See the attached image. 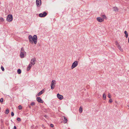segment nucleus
<instances>
[{
    "label": "nucleus",
    "mask_w": 129,
    "mask_h": 129,
    "mask_svg": "<svg viewBox=\"0 0 129 129\" xmlns=\"http://www.w3.org/2000/svg\"><path fill=\"white\" fill-rule=\"evenodd\" d=\"M9 113V110L8 109H6V111L5 112V113L6 114H8Z\"/></svg>",
    "instance_id": "412c9836"
},
{
    "label": "nucleus",
    "mask_w": 129,
    "mask_h": 129,
    "mask_svg": "<svg viewBox=\"0 0 129 129\" xmlns=\"http://www.w3.org/2000/svg\"><path fill=\"white\" fill-rule=\"evenodd\" d=\"M112 100L111 99H110L109 101V103H111L112 102Z\"/></svg>",
    "instance_id": "b1692460"
},
{
    "label": "nucleus",
    "mask_w": 129,
    "mask_h": 129,
    "mask_svg": "<svg viewBox=\"0 0 129 129\" xmlns=\"http://www.w3.org/2000/svg\"><path fill=\"white\" fill-rule=\"evenodd\" d=\"M43 93V90L40 91L38 94V96H39L40 95H41Z\"/></svg>",
    "instance_id": "f3484780"
},
{
    "label": "nucleus",
    "mask_w": 129,
    "mask_h": 129,
    "mask_svg": "<svg viewBox=\"0 0 129 129\" xmlns=\"http://www.w3.org/2000/svg\"><path fill=\"white\" fill-rule=\"evenodd\" d=\"M26 52L24 51L23 48H22L21 49V53L20 56L21 58H23L24 57V55Z\"/></svg>",
    "instance_id": "20e7f679"
},
{
    "label": "nucleus",
    "mask_w": 129,
    "mask_h": 129,
    "mask_svg": "<svg viewBox=\"0 0 129 129\" xmlns=\"http://www.w3.org/2000/svg\"><path fill=\"white\" fill-rule=\"evenodd\" d=\"M1 69L3 71H4V69L2 66L1 67Z\"/></svg>",
    "instance_id": "a878e982"
},
{
    "label": "nucleus",
    "mask_w": 129,
    "mask_h": 129,
    "mask_svg": "<svg viewBox=\"0 0 129 129\" xmlns=\"http://www.w3.org/2000/svg\"><path fill=\"white\" fill-rule=\"evenodd\" d=\"M17 73L19 74H20L21 73V71L20 69H18L17 70Z\"/></svg>",
    "instance_id": "aec40b11"
},
{
    "label": "nucleus",
    "mask_w": 129,
    "mask_h": 129,
    "mask_svg": "<svg viewBox=\"0 0 129 129\" xmlns=\"http://www.w3.org/2000/svg\"><path fill=\"white\" fill-rule=\"evenodd\" d=\"M96 19L99 22H101L104 20V18H102L101 17H98Z\"/></svg>",
    "instance_id": "9d476101"
},
{
    "label": "nucleus",
    "mask_w": 129,
    "mask_h": 129,
    "mask_svg": "<svg viewBox=\"0 0 129 129\" xmlns=\"http://www.w3.org/2000/svg\"><path fill=\"white\" fill-rule=\"evenodd\" d=\"M0 20L2 22H3L4 21V19L2 18H0Z\"/></svg>",
    "instance_id": "4be33fe9"
},
{
    "label": "nucleus",
    "mask_w": 129,
    "mask_h": 129,
    "mask_svg": "<svg viewBox=\"0 0 129 129\" xmlns=\"http://www.w3.org/2000/svg\"><path fill=\"white\" fill-rule=\"evenodd\" d=\"M118 48L121 51V52H123V50L122 49V48L120 46L118 45Z\"/></svg>",
    "instance_id": "2eb2a0df"
},
{
    "label": "nucleus",
    "mask_w": 129,
    "mask_h": 129,
    "mask_svg": "<svg viewBox=\"0 0 129 129\" xmlns=\"http://www.w3.org/2000/svg\"><path fill=\"white\" fill-rule=\"evenodd\" d=\"M108 96L109 98H111V96L110 93H109L108 95Z\"/></svg>",
    "instance_id": "393cba45"
},
{
    "label": "nucleus",
    "mask_w": 129,
    "mask_h": 129,
    "mask_svg": "<svg viewBox=\"0 0 129 129\" xmlns=\"http://www.w3.org/2000/svg\"><path fill=\"white\" fill-rule=\"evenodd\" d=\"M17 121H21L20 119L19 118H17Z\"/></svg>",
    "instance_id": "c756f323"
},
{
    "label": "nucleus",
    "mask_w": 129,
    "mask_h": 129,
    "mask_svg": "<svg viewBox=\"0 0 129 129\" xmlns=\"http://www.w3.org/2000/svg\"><path fill=\"white\" fill-rule=\"evenodd\" d=\"M11 115L12 116H13L14 115V114L13 112H12L11 113Z\"/></svg>",
    "instance_id": "cd10ccee"
},
{
    "label": "nucleus",
    "mask_w": 129,
    "mask_h": 129,
    "mask_svg": "<svg viewBox=\"0 0 129 129\" xmlns=\"http://www.w3.org/2000/svg\"><path fill=\"white\" fill-rule=\"evenodd\" d=\"M37 100L38 102L41 103H43V101L41 99L40 97H37Z\"/></svg>",
    "instance_id": "1a4fd4ad"
},
{
    "label": "nucleus",
    "mask_w": 129,
    "mask_h": 129,
    "mask_svg": "<svg viewBox=\"0 0 129 129\" xmlns=\"http://www.w3.org/2000/svg\"><path fill=\"white\" fill-rule=\"evenodd\" d=\"M56 82L55 80H53L51 82V89H53L55 86Z\"/></svg>",
    "instance_id": "f03ea898"
},
{
    "label": "nucleus",
    "mask_w": 129,
    "mask_h": 129,
    "mask_svg": "<svg viewBox=\"0 0 129 129\" xmlns=\"http://www.w3.org/2000/svg\"><path fill=\"white\" fill-rule=\"evenodd\" d=\"M64 118V120H63V123H67L68 120L67 118L64 116H63Z\"/></svg>",
    "instance_id": "f8f14e48"
},
{
    "label": "nucleus",
    "mask_w": 129,
    "mask_h": 129,
    "mask_svg": "<svg viewBox=\"0 0 129 129\" xmlns=\"http://www.w3.org/2000/svg\"><path fill=\"white\" fill-rule=\"evenodd\" d=\"M124 34L125 35V37L126 38H127L128 37V34L127 32V31H124Z\"/></svg>",
    "instance_id": "dca6fc26"
},
{
    "label": "nucleus",
    "mask_w": 129,
    "mask_h": 129,
    "mask_svg": "<svg viewBox=\"0 0 129 129\" xmlns=\"http://www.w3.org/2000/svg\"><path fill=\"white\" fill-rule=\"evenodd\" d=\"M14 129H16V127L15 126H14Z\"/></svg>",
    "instance_id": "72a5a7b5"
},
{
    "label": "nucleus",
    "mask_w": 129,
    "mask_h": 129,
    "mask_svg": "<svg viewBox=\"0 0 129 129\" xmlns=\"http://www.w3.org/2000/svg\"><path fill=\"white\" fill-rule=\"evenodd\" d=\"M78 64V62L77 61H75L72 64L71 67L72 69H73L74 68L77 67Z\"/></svg>",
    "instance_id": "7ed1b4c3"
},
{
    "label": "nucleus",
    "mask_w": 129,
    "mask_h": 129,
    "mask_svg": "<svg viewBox=\"0 0 129 129\" xmlns=\"http://www.w3.org/2000/svg\"><path fill=\"white\" fill-rule=\"evenodd\" d=\"M0 101L1 103L3 101V98H1Z\"/></svg>",
    "instance_id": "bb28decb"
},
{
    "label": "nucleus",
    "mask_w": 129,
    "mask_h": 129,
    "mask_svg": "<svg viewBox=\"0 0 129 129\" xmlns=\"http://www.w3.org/2000/svg\"><path fill=\"white\" fill-rule=\"evenodd\" d=\"M28 39L29 42L33 44L34 42L35 44H36L37 43V37L36 35H34L33 37L29 35L28 37Z\"/></svg>",
    "instance_id": "f257e3e1"
},
{
    "label": "nucleus",
    "mask_w": 129,
    "mask_h": 129,
    "mask_svg": "<svg viewBox=\"0 0 129 129\" xmlns=\"http://www.w3.org/2000/svg\"><path fill=\"white\" fill-rule=\"evenodd\" d=\"M113 9L114 10V11L116 12H118V10L117 7H114L113 8Z\"/></svg>",
    "instance_id": "4468645a"
},
{
    "label": "nucleus",
    "mask_w": 129,
    "mask_h": 129,
    "mask_svg": "<svg viewBox=\"0 0 129 129\" xmlns=\"http://www.w3.org/2000/svg\"><path fill=\"white\" fill-rule=\"evenodd\" d=\"M36 3L37 6L38 7H39L41 4V0H36Z\"/></svg>",
    "instance_id": "423d86ee"
},
{
    "label": "nucleus",
    "mask_w": 129,
    "mask_h": 129,
    "mask_svg": "<svg viewBox=\"0 0 129 129\" xmlns=\"http://www.w3.org/2000/svg\"><path fill=\"white\" fill-rule=\"evenodd\" d=\"M57 97L60 100H62L63 98V96L59 94V93L57 94Z\"/></svg>",
    "instance_id": "9b49d317"
},
{
    "label": "nucleus",
    "mask_w": 129,
    "mask_h": 129,
    "mask_svg": "<svg viewBox=\"0 0 129 129\" xmlns=\"http://www.w3.org/2000/svg\"><path fill=\"white\" fill-rule=\"evenodd\" d=\"M102 17L103 18H104H104H106V16L105 15H102Z\"/></svg>",
    "instance_id": "7c9ffc66"
},
{
    "label": "nucleus",
    "mask_w": 129,
    "mask_h": 129,
    "mask_svg": "<svg viewBox=\"0 0 129 129\" xmlns=\"http://www.w3.org/2000/svg\"><path fill=\"white\" fill-rule=\"evenodd\" d=\"M45 116L46 117V116Z\"/></svg>",
    "instance_id": "c9c22d12"
},
{
    "label": "nucleus",
    "mask_w": 129,
    "mask_h": 129,
    "mask_svg": "<svg viewBox=\"0 0 129 129\" xmlns=\"http://www.w3.org/2000/svg\"><path fill=\"white\" fill-rule=\"evenodd\" d=\"M31 105L32 106L34 105H35V104L34 103H31Z\"/></svg>",
    "instance_id": "473e14b6"
},
{
    "label": "nucleus",
    "mask_w": 129,
    "mask_h": 129,
    "mask_svg": "<svg viewBox=\"0 0 129 129\" xmlns=\"http://www.w3.org/2000/svg\"><path fill=\"white\" fill-rule=\"evenodd\" d=\"M47 13L46 12H44L43 13H40L39 14V16L40 17H44L46 16Z\"/></svg>",
    "instance_id": "0eeeda50"
},
{
    "label": "nucleus",
    "mask_w": 129,
    "mask_h": 129,
    "mask_svg": "<svg viewBox=\"0 0 129 129\" xmlns=\"http://www.w3.org/2000/svg\"><path fill=\"white\" fill-rule=\"evenodd\" d=\"M36 61V59L35 58H33L30 61V64H31L32 65H34L35 64V61Z\"/></svg>",
    "instance_id": "6e6552de"
},
{
    "label": "nucleus",
    "mask_w": 129,
    "mask_h": 129,
    "mask_svg": "<svg viewBox=\"0 0 129 129\" xmlns=\"http://www.w3.org/2000/svg\"><path fill=\"white\" fill-rule=\"evenodd\" d=\"M32 65L31 64H29V65L27 68V71H29V70L30 69L31 67L32 66Z\"/></svg>",
    "instance_id": "ddd939ff"
},
{
    "label": "nucleus",
    "mask_w": 129,
    "mask_h": 129,
    "mask_svg": "<svg viewBox=\"0 0 129 129\" xmlns=\"http://www.w3.org/2000/svg\"><path fill=\"white\" fill-rule=\"evenodd\" d=\"M50 126L51 127H53V125L52 124H50Z\"/></svg>",
    "instance_id": "2f4dec72"
},
{
    "label": "nucleus",
    "mask_w": 129,
    "mask_h": 129,
    "mask_svg": "<svg viewBox=\"0 0 129 129\" xmlns=\"http://www.w3.org/2000/svg\"><path fill=\"white\" fill-rule=\"evenodd\" d=\"M18 109L19 110H21V109H22V107L21 106L19 105L18 106Z\"/></svg>",
    "instance_id": "5701e85b"
},
{
    "label": "nucleus",
    "mask_w": 129,
    "mask_h": 129,
    "mask_svg": "<svg viewBox=\"0 0 129 129\" xmlns=\"http://www.w3.org/2000/svg\"><path fill=\"white\" fill-rule=\"evenodd\" d=\"M115 43H116V45H118V46L119 45H118L119 44H118V42L117 41H116L115 42Z\"/></svg>",
    "instance_id": "c85d7f7f"
},
{
    "label": "nucleus",
    "mask_w": 129,
    "mask_h": 129,
    "mask_svg": "<svg viewBox=\"0 0 129 129\" xmlns=\"http://www.w3.org/2000/svg\"><path fill=\"white\" fill-rule=\"evenodd\" d=\"M103 97L104 100H105L106 98V96L105 93H104L103 94Z\"/></svg>",
    "instance_id": "6ab92c4d"
},
{
    "label": "nucleus",
    "mask_w": 129,
    "mask_h": 129,
    "mask_svg": "<svg viewBox=\"0 0 129 129\" xmlns=\"http://www.w3.org/2000/svg\"><path fill=\"white\" fill-rule=\"evenodd\" d=\"M13 20V17L12 15H8L7 18V20L9 22Z\"/></svg>",
    "instance_id": "39448f33"
},
{
    "label": "nucleus",
    "mask_w": 129,
    "mask_h": 129,
    "mask_svg": "<svg viewBox=\"0 0 129 129\" xmlns=\"http://www.w3.org/2000/svg\"><path fill=\"white\" fill-rule=\"evenodd\" d=\"M79 111L80 113H81L82 111V108L81 107H80L79 109Z\"/></svg>",
    "instance_id": "a211bd4d"
},
{
    "label": "nucleus",
    "mask_w": 129,
    "mask_h": 129,
    "mask_svg": "<svg viewBox=\"0 0 129 129\" xmlns=\"http://www.w3.org/2000/svg\"><path fill=\"white\" fill-rule=\"evenodd\" d=\"M127 106L129 108V105H128Z\"/></svg>",
    "instance_id": "f704fd0d"
}]
</instances>
